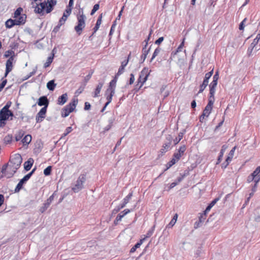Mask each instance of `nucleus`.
I'll return each instance as SVG.
<instances>
[{
    "instance_id": "1",
    "label": "nucleus",
    "mask_w": 260,
    "mask_h": 260,
    "mask_svg": "<svg viewBox=\"0 0 260 260\" xmlns=\"http://www.w3.org/2000/svg\"><path fill=\"white\" fill-rule=\"evenodd\" d=\"M78 102V99L74 98L72 99V102L70 103L61 110V116L62 117H66L72 112L75 109L76 105Z\"/></svg>"
},
{
    "instance_id": "2",
    "label": "nucleus",
    "mask_w": 260,
    "mask_h": 260,
    "mask_svg": "<svg viewBox=\"0 0 260 260\" xmlns=\"http://www.w3.org/2000/svg\"><path fill=\"white\" fill-rule=\"evenodd\" d=\"M22 162V158L20 154H15L10 159L9 166L11 169L14 170V172H16V171L19 168Z\"/></svg>"
},
{
    "instance_id": "3",
    "label": "nucleus",
    "mask_w": 260,
    "mask_h": 260,
    "mask_svg": "<svg viewBox=\"0 0 260 260\" xmlns=\"http://www.w3.org/2000/svg\"><path fill=\"white\" fill-rule=\"evenodd\" d=\"M85 16L83 14L82 11V14L77 15V25L75 27V30L76 32L80 35L82 34L83 29L85 27Z\"/></svg>"
},
{
    "instance_id": "4",
    "label": "nucleus",
    "mask_w": 260,
    "mask_h": 260,
    "mask_svg": "<svg viewBox=\"0 0 260 260\" xmlns=\"http://www.w3.org/2000/svg\"><path fill=\"white\" fill-rule=\"evenodd\" d=\"M86 175L82 174L79 175L75 185L72 187V190L74 192H78L83 188V184L86 181Z\"/></svg>"
},
{
    "instance_id": "5",
    "label": "nucleus",
    "mask_w": 260,
    "mask_h": 260,
    "mask_svg": "<svg viewBox=\"0 0 260 260\" xmlns=\"http://www.w3.org/2000/svg\"><path fill=\"white\" fill-rule=\"evenodd\" d=\"M149 74L150 71H149L148 69L147 68H144L140 72L138 79V82L141 83L140 87L142 86L144 83L147 81Z\"/></svg>"
},
{
    "instance_id": "6",
    "label": "nucleus",
    "mask_w": 260,
    "mask_h": 260,
    "mask_svg": "<svg viewBox=\"0 0 260 260\" xmlns=\"http://www.w3.org/2000/svg\"><path fill=\"white\" fill-rule=\"evenodd\" d=\"M172 140L173 138L171 135H169L167 136L166 141L162 147V148L160 149V152L161 153H164L171 149V143Z\"/></svg>"
},
{
    "instance_id": "7",
    "label": "nucleus",
    "mask_w": 260,
    "mask_h": 260,
    "mask_svg": "<svg viewBox=\"0 0 260 260\" xmlns=\"http://www.w3.org/2000/svg\"><path fill=\"white\" fill-rule=\"evenodd\" d=\"M55 194V192H54L46 201L45 203L43 204V205L42 207H41L40 209V211L42 213H44L47 209L49 207L50 205L53 201L54 199V196Z\"/></svg>"
},
{
    "instance_id": "8",
    "label": "nucleus",
    "mask_w": 260,
    "mask_h": 260,
    "mask_svg": "<svg viewBox=\"0 0 260 260\" xmlns=\"http://www.w3.org/2000/svg\"><path fill=\"white\" fill-rule=\"evenodd\" d=\"M14 60L13 56H10L7 60L6 64V72L5 74V77H6L8 74L13 69V62Z\"/></svg>"
},
{
    "instance_id": "9",
    "label": "nucleus",
    "mask_w": 260,
    "mask_h": 260,
    "mask_svg": "<svg viewBox=\"0 0 260 260\" xmlns=\"http://www.w3.org/2000/svg\"><path fill=\"white\" fill-rule=\"evenodd\" d=\"M47 109H41L36 116V120L37 123L42 122L46 117Z\"/></svg>"
},
{
    "instance_id": "10",
    "label": "nucleus",
    "mask_w": 260,
    "mask_h": 260,
    "mask_svg": "<svg viewBox=\"0 0 260 260\" xmlns=\"http://www.w3.org/2000/svg\"><path fill=\"white\" fill-rule=\"evenodd\" d=\"M37 103L40 106H44V107L42 109H47L49 104V101L46 96H42L39 99Z\"/></svg>"
},
{
    "instance_id": "11",
    "label": "nucleus",
    "mask_w": 260,
    "mask_h": 260,
    "mask_svg": "<svg viewBox=\"0 0 260 260\" xmlns=\"http://www.w3.org/2000/svg\"><path fill=\"white\" fill-rule=\"evenodd\" d=\"M47 6V4L45 1L41 3L39 5H38L36 7L35 9V12L38 14H41L46 8Z\"/></svg>"
},
{
    "instance_id": "12",
    "label": "nucleus",
    "mask_w": 260,
    "mask_h": 260,
    "mask_svg": "<svg viewBox=\"0 0 260 260\" xmlns=\"http://www.w3.org/2000/svg\"><path fill=\"white\" fill-rule=\"evenodd\" d=\"M116 82H115V80H111L109 83V85L108 88L107 89L106 91V94H107L109 92H115V88H116Z\"/></svg>"
},
{
    "instance_id": "13",
    "label": "nucleus",
    "mask_w": 260,
    "mask_h": 260,
    "mask_svg": "<svg viewBox=\"0 0 260 260\" xmlns=\"http://www.w3.org/2000/svg\"><path fill=\"white\" fill-rule=\"evenodd\" d=\"M13 114L12 112H8L7 111L1 110L0 111V118L7 120L9 116H12Z\"/></svg>"
},
{
    "instance_id": "14",
    "label": "nucleus",
    "mask_w": 260,
    "mask_h": 260,
    "mask_svg": "<svg viewBox=\"0 0 260 260\" xmlns=\"http://www.w3.org/2000/svg\"><path fill=\"white\" fill-rule=\"evenodd\" d=\"M251 175L255 178V182L257 183L260 180V166L257 167Z\"/></svg>"
},
{
    "instance_id": "15",
    "label": "nucleus",
    "mask_w": 260,
    "mask_h": 260,
    "mask_svg": "<svg viewBox=\"0 0 260 260\" xmlns=\"http://www.w3.org/2000/svg\"><path fill=\"white\" fill-rule=\"evenodd\" d=\"M68 100L67 93H64L61 96H59L57 100V104L59 105H62L66 103Z\"/></svg>"
},
{
    "instance_id": "16",
    "label": "nucleus",
    "mask_w": 260,
    "mask_h": 260,
    "mask_svg": "<svg viewBox=\"0 0 260 260\" xmlns=\"http://www.w3.org/2000/svg\"><path fill=\"white\" fill-rule=\"evenodd\" d=\"M34 162V160L32 158H29L26 161H25L24 164V168L25 170L26 171H29L31 169Z\"/></svg>"
},
{
    "instance_id": "17",
    "label": "nucleus",
    "mask_w": 260,
    "mask_h": 260,
    "mask_svg": "<svg viewBox=\"0 0 260 260\" xmlns=\"http://www.w3.org/2000/svg\"><path fill=\"white\" fill-rule=\"evenodd\" d=\"M149 50H150V48H149L148 50H146V47H144L142 49V54L141 56V57H140V61H141V63L143 62L146 57H147V55L148 53V52H149Z\"/></svg>"
},
{
    "instance_id": "18",
    "label": "nucleus",
    "mask_w": 260,
    "mask_h": 260,
    "mask_svg": "<svg viewBox=\"0 0 260 260\" xmlns=\"http://www.w3.org/2000/svg\"><path fill=\"white\" fill-rule=\"evenodd\" d=\"M104 85V83L103 82H99L95 89V91L94 92V95L93 96L94 98L97 97L99 96V94H100L101 89Z\"/></svg>"
},
{
    "instance_id": "19",
    "label": "nucleus",
    "mask_w": 260,
    "mask_h": 260,
    "mask_svg": "<svg viewBox=\"0 0 260 260\" xmlns=\"http://www.w3.org/2000/svg\"><path fill=\"white\" fill-rule=\"evenodd\" d=\"M212 109V106L207 104V106L205 107V109L204 110L202 114H203L204 115H206V117H208L211 113Z\"/></svg>"
},
{
    "instance_id": "20",
    "label": "nucleus",
    "mask_w": 260,
    "mask_h": 260,
    "mask_svg": "<svg viewBox=\"0 0 260 260\" xmlns=\"http://www.w3.org/2000/svg\"><path fill=\"white\" fill-rule=\"evenodd\" d=\"M259 39H260V33L257 34L256 37L254 39L253 42L251 44L250 47L251 48L250 49V52H252V50H253L254 47L257 45Z\"/></svg>"
},
{
    "instance_id": "21",
    "label": "nucleus",
    "mask_w": 260,
    "mask_h": 260,
    "mask_svg": "<svg viewBox=\"0 0 260 260\" xmlns=\"http://www.w3.org/2000/svg\"><path fill=\"white\" fill-rule=\"evenodd\" d=\"M56 84L54 83V80H50L47 83V87L50 91H53Z\"/></svg>"
},
{
    "instance_id": "22",
    "label": "nucleus",
    "mask_w": 260,
    "mask_h": 260,
    "mask_svg": "<svg viewBox=\"0 0 260 260\" xmlns=\"http://www.w3.org/2000/svg\"><path fill=\"white\" fill-rule=\"evenodd\" d=\"M213 74V69H212V70L211 71L209 72L208 73H207L205 74V76L204 79L203 80V82H204L205 83H206L208 85L209 79L212 76Z\"/></svg>"
},
{
    "instance_id": "23",
    "label": "nucleus",
    "mask_w": 260,
    "mask_h": 260,
    "mask_svg": "<svg viewBox=\"0 0 260 260\" xmlns=\"http://www.w3.org/2000/svg\"><path fill=\"white\" fill-rule=\"evenodd\" d=\"M25 182H26L23 179H21L15 189V192H18L20 189H22L23 184Z\"/></svg>"
},
{
    "instance_id": "24",
    "label": "nucleus",
    "mask_w": 260,
    "mask_h": 260,
    "mask_svg": "<svg viewBox=\"0 0 260 260\" xmlns=\"http://www.w3.org/2000/svg\"><path fill=\"white\" fill-rule=\"evenodd\" d=\"M145 238H144V239H142L141 240H140V241L138 242L137 243H136L134 246H133L130 250V252L131 253H133L137 249V248L140 247V246L142 245V244L143 243V242L144 240H145Z\"/></svg>"
},
{
    "instance_id": "25",
    "label": "nucleus",
    "mask_w": 260,
    "mask_h": 260,
    "mask_svg": "<svg viewBox=\"0 0 260 260\" xmlns=\"http://www.w3.org/2000/svg\"><path fill=\"white\" fill-rule=\"evenodd\" d=\"M115 92H109V93L106 95V99L107 100V102L106 103V106H107L112 101V97L114 95Z\"/></svg>"
},
{
    "instance_id": "26",
    "label": "nucleus",
    "mask_w": 260,
    "mask_h": 260,
    "mask_svg": "<svg viewBox=\"0 0 260 260\" xmlns=\"http://www.w3.org/2000/svg\"><path fill=\"white\" fill-rule=\"evenodd\" d=\"M102 15H101L99 17V18L96 21L95 26L93 28L94 32H95L99 29V27L102 23Z\"/></svg>"
},
{
    "instance_id": "27",
    "label": "nucleus",
    "mask_w": 260,
    "mask_h": 260,
    "mask_svg": "<svg viewBox=\"0 0 260 260\" xmlns=\"http://www.w3.org/2000/svg\"><path fill=\"white\" fill-rule=\"evenodd\" d=\"M31 141V136L30 135H26L22 140V142L24 144H28Z\"/></svg>"
},
{
    "instance_id": "28",
    "label": "nucleus",
    "mask_w": 260,
    "mask_h": 260,
    "mask_svg": "<svg viewBox=\"0 0 260 260\" xmlns=\"http://www.w3.org/2000/svg\"><path fill=\"white\" fill-rule=\"evenodd\" d=\"M185 131L183 130L182 132H180L178 134V137L176 138L174 140V145H176L178 144L181 140L182 139L183 135L185 133Z\"/></svg>"
},
{
    "instance_id": "29",
    "label": "nucleus",
    "mask_w": 260,
    "mask_h": 260,
    "mask_svg": "<svg viewBox=\"0 0 260 260\" xmlns=\"http://www.w3.org/2000/svg\"><path fill=\"white\" fill-rule=\"evenodd\" d=\"M54 57V54L52 53V55L49 56L47 58V61L44 63V67L47 68L50 66V64L52 63Z\"/></svg>"
},
{
    "instance_id": "30",
    "label": "nucleus",
    "mask_w": 260,
    "mask_h": 260,
    "mask_svg": "<svg viewBox=\"0 0 260 260\" xmlns=\"http://www.w3.org/2000/svg\"><path fill=\"white\" fill-rule=\"evenodd\" d=\"M5 25L6 27L8 28H11L13 26H14V21H13V19H9L8 20H7L5 22Z\"/></svg>"
},
{
    "instance_id": "31",
    "label": "nucleus",
    "mask_w": 260,
    "mask_h": 260,
    "mask_svg": "<svg viewBox=\"0 0 260 260\" xmlns=\"http://www.w3.org/2000/svg\"><path fill=\"white\" fill-rule=\"evenodd\" d=\"M26 16L25 14H22L18 17L17 19L20 22V25L24 24L26 21Z\"/></svg>"
},
{
    "instance_id": "32",
    "label": "nucleus",
    "mask_w": 260,
    "mask_h": 260,
    "mask_svg": "<svg viewBox=\"0 0 260 260\" xmlns=\"http://www.w3.org/2000/svg\"><path fill=\"white\" fill-rule=\"evenodd\" d=\"M132 196L133 192H129L128 194L123 199L122 204H124V205L125 206L129 202Z\"/></svg>"
},
{
    "instance_id": "33",
    "label": "nucleus",
    "mask_w": 260,
    "mask_h": 260,
    "mask_svg": "<svg viewBox=\"0 0 260 260\" xmlns=\"http://www.w3.org/2000/svg\"><path fill=\"white\" fill-rule=\"evenodd\" d=\"M24 132L23 131H19L15 136V139L16 141H19L22 137L23 136Z\"/></svg>"
},
{
    "instance_id": "34",
    "label": "nucleus",
    "mask_w": 260,
    "mask_h": 260,
    "mask_svg": "<svg viewBox=\"0 0 260 260\" xmlns=\"http://www.w3.org/2000/svg\"><path fill=\"white\" fill-rule=\"evenodd\" d=\"M4 56L7 58L10 57V56H13V58H14L15 53L13 50H9L8 51H6Z\"/></svg>"
},
{
    "instance_id": "35",
    "label": "nucleus",
    "mask_w": 260,
    "mask_h": 260,
    "mask_svg": "<svg viewBox=\"0 0 260 260\" xmlns=\"http://www.w3.org/2000/svg\"><path fill=\"white\" fill-rule=\"evenodd\" d=\"M86 86V83L84 85H81L75 92V94L78 96L80 94H81L84 90L85 87Z\"/></svg>"
},
{
    "instance_id": "36",
    "label": "nucleus",
    "mask_w": 260,
    "mask_h": 260,
    "mask_svg": "<svg viewBox=\"0 0 260 260\" xmlns=\"http://www.w3.org/2000/svg\"><path fill=\"white\" fill-rule=\"evenodd\" d=\"M68 17V15H66V14L64 13L63 16L59 21L58 23H59V25H62L65 23V21H66Z\"/></svg>"
},
{
    "instance_id": "37",
    "label": "nucleus",
    "mask_w": 260,
    "mask_h": 260,
    "mask_svg": "<svg viewBox=\"0 0 260 260\" xmlns=\"http://www.w3.org/2000/svg\"><path fill=\"white\" fill-rule=\"evenodd\" d=\"M160 50H161V48H159V47H158L157 48H156L153 53V55H152V56L151 58V61H152V60L159 53V52H160Z\"/></svg>"
},
{
    "instance_id": "38",
    "label": "nucleus",
    "mask_w": 260,
    "mask_h": 260,
    "mask_svg": "<svg viewBox=\"0 0 260 260\" xmlns=\"http://www.w3.org/2000/svg\"><path fill=\"white\" fill-rule=\"evenodd\" d=\"M22 11L23 10L21 8H18L14 12V17L15 18H17L18 17L20 16L21 15V13Z\"/></svg>"
},
{
    "instance_id": "39",
    "label": "nucleus",
    "mask_w": 260,
    "mask_h": 260,
    "mask_svg": "<svg viewBox=\"0 0 260 260\" xmlns=\"http://www.w3.org/2000/svg\"><path fill=\"white\" fill-rule=\"evenodd\" d=\"M182 49V48H180V47L179 46V47L177 48V50H176V51H175V52H173L172 53V54H171V56L170 59H172V58H175L176 57H178V56H177V54H178V53L179 52H180V51H181V49Z\"/></svg>"
},
{
    "instance_id": "40",
    "label": "nucleus",
    "mask_w": 260,
    "mask_h": 260,
    "mask_svg": "<svg viewBox=\"0 0 260 260\" xmlns=\"http://www.w3.org/2000/svg\"><path fill=\"white\" fill-rule=\"evenodd\" d=\"M177 161L175 160V159H172L167 164V168L165 170V171L169 169L170 167H171L173 165H174Z\"/></svg>"
},
{
    "instance_id": "41",
    "label": "nucleus",
    "mask_w": 260,
    "mask_h": 260,
    "mask_svg": "<svg viewBox=\"0 0 260 260\" xmlns=\"http://www.w3.org/2000/svg\"><path fill=\"white\" fill-rule=\"evenodd\" d=\"M232 157L228 155L225 160V162L222 164V167L224 168H226V166L229 165V162L232 160Z\"/></svg>"
},
{
    "instance_id": "42",
    "label": "nucleus",
    "mask_w": 260,
    "mask_h": 260,
    "mask_svg": "<svg viewBox=\"0 0 260 260\" xmlns=\"http://www.w3.org/2000/svg\"><path fill=\"white\" fill-rule=\"evenodd\" d=\"M52 167L48 166L44 170V174L45 176L50 175L51 172Z\"/></svg>"
},
{
    "instance_id": "43",
    "label": "nucleus",
    "mask_w": 260,
    "mask_h": 260,
    "mask_svg": "<svg viewBox=\"0 0 260 260\" xmlns=\"http://www.w3.org/2000/svg\"><path fill=\"white\" fill-rule=\"evenodd\" d=\"M208 101H208V105L213 106V105L214 101H215L214 95H213L212 96V95H210L209 97Z\"/></svg>"
},
{
    "instance_id": "44",
    "label": "nucleus",
    "mask_w": 260,
    "mask_h": 260,
    "mask_svg": "<svg viewBox=\"0 0 260 260\" xmlns=\"http://www.w3.org/2000/svg\"><path fill=\"white\" fill-rule=\"evenodd\" d=\"M155 229V225H153L147 233L145 238H149L153 234Z\"/></svg>"
},
{
    "instance_id": "45",
    "label": "nucleus",
    "mask_w": 260,
    "mask_h": 260,
    "mask_svg": "<svg viewBox=\"0 0 260 260\" xmlns=\"http://www.w3.org/2000/svg\"><path fill=\"white\" fill-rule=\"evenodd\" d=\"M93 73V71L91 70L90 71L88 75H87L85 77L84 81H85V83H87L89 80V79H90Z\"/></svg>"
},
{
    "instance_id": "46",
    "label": "nucleus",
    "mask_w": 260,
    "mask_h": 260,
    "mask_svg": "<svg viewBox=\"0 0 260 260\" xmlns=\"http://www.w3.org/2000/svg\"><path fill=\"white\" fill-rule=\"evenodd\" d=\"M5 77H3L2 78V83L0 84V92L3 90V89L4 88V87L5 86L7 82V79H4Z\"/></svg>"
},
{
    "instance_id": "47",
    "label": "nucleus",
    "mask_w": 260,
    "mask_h": 260,
    "mask_svg": "<svg viewBox=\"0 0 260 260\" xmlns=\"http://www.w3.org/2000/svg\"><path fill=\"white\" fill-rule=\"evenodd\" d=\"M123 217V215H122L121 213L118 214L114 220V223L117 224L118 222L121 221Z\"/></svg>"
},
{
    "instance_id": "48",
    "label": "nucleus",
    "mask_w": 260,
    "mask_h": 260,
    "mask_svg": "<svg viewBox=\"0 0 260 260\" xmlns=\"http://www.w3.org/2000/svg\"><path fill=\"white\" fill-rule=\"evenodd\" d=\"M181 156H182V155L180 153L177 152L174 154L173 158L175 159V160L176 161H178L180 159Z\"/></svg>"
},
{
    "instance_id": "49",
    "label": "nucleus",
    "mask_w": 260,
    "mask_h": 260,
    "mask_svg": "<svg viewBox=\"0 0 260 260\" xmlns=\"http://www.w3.org/2000/svg\"><path fill=\"white\" fill-rule=\"evenodd\" d=\"M207 85L208 84L203 82L202 84L200 86V90L198 93H202L207 86Z\"/></svg>"
},
{
    "instance_id": "50",
    "label": "nucleus",
    "mask_w": 260,
    "mask_h": 260,
    "mask_svg": "<svg viewBox=\"0 0 260 260\" xmlns=\"http://www.w3.org/2000/svg\"><path fill=\"white\" fill-rule=\"evenodd\" d=\"M11 170L12 172L9 173L8 171L6 173V174H4L3 175L8 178L12 177L16 172H14V170L12 169H11Z\"/></svg>"
},
{
    "instance_id": "51",
    "label": "nucleus",
    "mask_w": 260,
    "mask_h": 260,
    "mask_svg": "<svg viewBox=\"0 0 260 260\" xmlns=\"http://www.w3.org/2000/svg\"><path fill=\"white\" fill-rule=\"evenodd\" d=\"M47 6L54 7L56 4V0H47Z\"/></svg>"
},
{
    "instance_id": "52",
    "label": "nucleus",
    "mask_w": 260,
    "mask_h": 260,
    "mask_svg": "<svg viewBox=\"0 0 260 260\" xmlns=\"http://www.w3.org/2000/svg\"><path fill=\"white\" fill-rule=\"evenodd\" d=\"M125 206L124 205V204H121L120 205L117 206L115 209L113 210V213H117L120 210L123 208Z\"/></svg>"
},
{
    "instance_id": "53",
    "label": "nucleus",
    "mask_w": 260,
    "mask_h": 260,
    "mask_svg": "<svg viewBox=\"0 0 260 260\" xmlns=\"http://www.w3.org/2000/svg\"><path fill=\"white\" fill-rule=\"evenodd\" d=\"M99 7H100V6L99 4H95L93 6V8L92 9V10H91V15H92L94 14V13L98 11L99 9Z\"/></svg>"
},
{
    "instance_id": "54",
    "label": "nucleus",
    "mask_w": 260,
    "mask_h": 260,
    "mask_svg": "<svg viewBox=\"0 0 260 260\" xmlns=\"http://www.w3.org/2000/svg\"><path fill=\"white\" fill-rule=\"evenodd\" d=\"M223 153H224V150H223V148H222L221 150H220V154H219V155L218 156L217 164H219V163L220 162V161H221V160L222 159V158L223 157Z\"/></svg>"
},
{
    "instance_id": "55",
    "label": "nucleus",
    "mask_w": 260,
    "mask_h": 260,
    "mask_svg": "<svg viewBox=\"0 0 260 260\" xmlns=\"http://www.w3.org/2000/svg\"><path fill=\"white\" fill-rule=\"evenodd\" d=\"M186 146L184 145H182L179 148L178 152L182 155L185 151L186 150Z\"/></svg>"
},
{
    "instance_id": "56",
    "label": "nucleus",
    "mask_w": 260,
    "mask_h": 260,
    "mask_svg": "<svg viewBox=\"0 0 260 260\" xmlns=\"http://www.w3.org/2000/svg\"><path fill=\"white\" fill-rule=\"evenodd\" d=\"M206 217V214L204 213H202L199 216V220H200V222H202V223H203L205 221Z\"/></svg>"
},
{
    "instance_id": "57",
    "label": "nucleus",
    "mask_w": 260,
    "mask_h": 260,
    "mask_svg": "<svg viewBox=\"0 0 260 260\" xmlns=\"http://www.w3.org/2000/svg\"><path fill=\"white\" fill-rule=\"evenodd\" d=\"M73 129L72 127L71 126L67 127L66 129L65 133L63 134V136H66L67 135H68L70 133H71Z\"/></svg>"
},
{
    "instance_id": "58",
    "label": "nucleus",
    "mask_w": 260,
    "mask_h": 260,
    "mask_svg": "<svg viewBox=\"0 0 260 260\" xmlns=\"http://www.w3.org/2000/svg\"><path fill=\"white\" fill-rule=\"evenodd\" d=\"M247 19L245 18L243 19V20L240 23V25H239V29L240 30H243L244 28V23L246 22Z\"/></svg>"
},
{
    "instance_id": "59",
    "label": "nucleus",
    "mask_w": 260,
    "mask_h": 260,
    "mask_svg": "<svg viewBox=\"0 0 260 260\" xmlns=\"http://www.w3.org/2000/svg\"><path fill=\"white\" fill-rule=\"evenodd\" d=\"M10 104L8 103L2 108V110L7 111L8 112H12L11 111L9 110V107H10Z\"/></svg>"
},
{
    "instance_id": "60",
    "label": "nucleus",
    "mask_w": 260,
    "mask_h": 260,
    "mask_svg": "<svg viewBox=\"0 0 260 260\" xmlns=\"http://www.w3.org/2000/svg\"><path fill=\"white\" fill-rule=\"evenodd\" d=\"M8 166H9V165H8V164H5V165H4L2 167V171H1V172H2V174H6V173L7 172H8V171H7V168H8Z\"/></svg>"
},
{
    "instance_id": "61",
    "label": "nucleus",
    "mask_w": 260,
    "mask_h": 260,
    "mask_svg": "<svg viewBox=\"0 0 260 260\" xmlns=\"http://www.w3.org/2000/svg\"><path fill=\"white\" fill-rule=\"evenodd\" d=\"M209 87H210L209 94L212 95V96L213 95H214V94H215L216 87L209 86Z\"/></svg>"
},
{
    "instance_id": "62",
    "label": "nucleus",
    "mask_w": 260,
    "mask_h": 260,
    "mask_svg": "<svg viewBox=\"0 0 260 260\" xmlns=\"http://www.w3.org/2000/svg\"><path fill=\"white\" fill-rule=\"evenodd\" d=\"M186 176V173H184L183 174H181L180 176L177 178V183H179L184 179V178Z\"/></svg>"
},
{
    "instance_id": "63",
    "label": "nucleus",
    "mask_w": 260,
    "mask_h": 260,
    "mask_svg": "<svg viewBox=\"0 0 260 260\" xmlns=\"http://www.w3.org/2000/svg\"><path fill=\"white\" fill-rule=\"evenodd\" d=\"M91 108V105L89 103L86 102L85 103L84 109L85 111L89 110Z\"/></svg>"
},
{
    "instance_id": "64",
    "label": "nucleus",
    "mask_w": 260,
    "mask_h": 260,
    "mask_svg": "<svg viewBox=\"0 0 260 260\" xmlns=\"http://www.w3.org/2000/svg\"><path fill=\"white\" fill-rule=\"evenodd\" d=\"M124 71V67H122V66H120L118 69V72L117 73V76H120V75L123 74Z\"/></svg>"
}]
</instances>
